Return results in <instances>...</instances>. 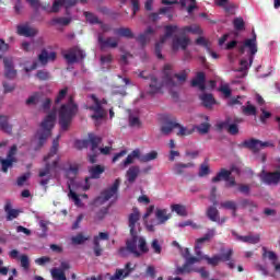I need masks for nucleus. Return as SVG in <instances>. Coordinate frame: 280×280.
<instances>
[{"instance_id":"1","label":"nucleus","mask_w":280,"mask_h":280,"mask_svg":"<svg viewBox=\"0 0 280 280\" xmlns=\"http://www.w3.org/2000/svg\"><path fill=\"white\" fill-rule=\"evenodd\" d=\"M141 212L139 208H132V212L128 215V226L131 238L126 241V246L118 249L119 257H129L132 255L137 259L141 257V253L137 249V240H139V233H141Z\"/></svg>"},{"instance_id":"2","label":"nucleus","mask_w":280,"mask_h":280,"mask_svg":"<svg viewBox=\"0 0 280 280\" xmlns=\"http://www.w3.org/2000/svg\"><path fill=\"white\" fill-rule=\"evenodd\" d=\"M78 104L75 103V101H73V95H70L68 102L66 104H62L58 110L59 126L61 132H67V130H69L73 121V117L78 115Z\"/></svg>"},{"instance_id":"3","label":"nucleus","mask_w":280,"mask_h":280,"mask_svg":"<svg viewBox=\"0 0 280 280\" xmlns=\"http://www.w3.org/2000/svg\"><path fill=\"white\" fill-rule=\"evenodd\" d=\"M54 124H56V112H50L40 124V129L37 130L35 137L37 138V145L35 150H40L49 137H51V130H54Z\"/></svg>"},{"instance_id":"4","label":"nucleus","mask_w":280,"mask_h":280,"mask_svg":"<svg viewBox=\"0 0 280 280\" xmlns=\"http://www.w3.org/2000/svg\"><path fill=\"white\" fill-rule=\"evenodd\" d=\"M119 185H121V180L119 178L115 179L114 184L109 188L103 190L101 196L94 200V205H104L113 198L114 200H117V194H119Z\"/></svg>"},{"instance_id":"5","label":"nucleus","mask_w":280,"mask_h":280,"mask_svg":"<svg viewBox=\"0 0 280 280\" xmlns=\"http://www.w3.org/2000/svg\"><path fill=\"white\" fill-rule=\"evenodd\" d=\"M56 58H58V52L43 48L37 56V61L32 63L31 69H38V65H40V67H47L49 62H56Z\"/></svg>"},{"instance_id":"6","label":"nucleus","mask_w":280,"mask_h":280,"mask_svg":"<svg viewBox=\"0 0 280 280\" xmlns=\"http://www.w3.org/2000/svg\"><path fill=\"white\" fill-rule=\"evenodd\" d=\"M56 167H58V160L52 161V164L46 163L44 168L39 170L38 176L39 178H43L39 182V185L42 187H47V185H49V180L54 178V176L51 175V170H56Z\"/></svg>"},{"instance_id":"7","label":"nucleus","mask_w":280,"mask_h":280,"mask_svg":"<svg viewBox=\"0 0 280 280\" xmlns=\"http://www.w3.org/2000/svg\"><path fill=\"white\" fill-rule=\"evenodd\" d=\"M243 148H247V150H252L254 154H257L259 150H264V148H275V144L270 141L261 142L258 139L252 138L249 140L243 141L241 144Z\"/></svg>"},{"instance_id":"8","label":"nucleus","mask_w":280,"mask_h":280,"mask_svg":"<svg viewBox=\"0 0 280 280\" xmlns=\"http://www.w3.org/2000/svg\"><path fill=\"white\" fill-rule=\"evenodd\" d=\"M155 218L158 222L154 223H145L147 230L150 233H154V226H159V224H165L170 218H172V214H167V209H156L155 211Z\"/></svg>"},{"instance_id":"9","label":"nucleus","mask_w":280,"mask_h":280,"mask_svg":"<svg viewBox=\"0 0 280 280\" xmlns=\"http://www.w3.org/2000/svg\"><path fill=\"white\" fill-rule=\"evenodd\" d=\"M136 269L137 265H132V262H127L124 269H116L115 273L109 278V280H124L130 277V275H132Z\"/></svg>"},{"instance_id":"10","label":"nucleus","mask_w":280,"mask_h":280,"mask_svg":"<svg viewBox=\"0 0 280 280\" xmlns=\"http://www.w3.org/2000/svg\"><path fill=\"white\" fill-rule=\"evenodd\" d=\"M244 119L242 118H234V122L231 124V118H226L223 122L219 124L220 130L225 129L230 135H238L240 133V127H237V124H242Z\"/></svg>"},{"instance_id":"11","label":"nucleus","mask_w":280,"mask_h":280,"mask_svg":"<svg viewBox=\"0 0 280 280\" xmlns=\"http://www.w3.org/2000/svg\"><path fill=\"white\" fill-rule=\"evenodd\" d=\"M65 60H67L68 65H74V62H78V58L81 60H84L86 58V55H84V51L78 47H72L68 50L67 54L63 55Z\"/></svg>"},{"instance_id":"12","label":"nucleus","mask_w":280,"mask_h":280,"mask_svg":"<svg viewBox=\"0 0 280 280\" xmlns=\"http://www.w3.org/2000/svg\"><path fill=\"white\" fill-rule=\"evenodd\" d=\"M97 42L102 50L104 49H117L119 47V39L117 37H107L104 38L102 33L97 36Z\"/></svg>"},{"instance_id":"13","label":"nucleus","mask_w":280,"mask_h":280,"mask_svg":"<svg viewBox=\"0 0 280 280\" xmlns=\"http://www.w3.org/2000/svg\"><path fill=\"white\" fill-rule=\"evenodd\" d=\"M246 47L249 49V65H253V56L257 54V35H254L253 38L246 39L242 46L238 47L240 54H244Z\"/></svg>"},{"instance_id":"14","label":"nucleus","mask_w":280,"mask_h":280,"mask_svg":"<svg viewBox=\"0 0 280 280\" xmlns=\"http://www.w3.org/2000/svg\"><path fill=\"white\" fill-rule=\"evenodd\" d=\"M90 97L94 102V105L89 107L90 110L94 112V114L91 116L92 119H95L96 121L104 119V108L102 107V102H100V98H97L95 94H91Z\"/></svg>"},{"instance_id":"15","label":"nucleus","mask_w":280,"mask_h":280,"mask_svg":"<svg viewBox=\"0 0 280 280\" xmlns=\"http://www.w3.org/2000/svg\"><path fill=\"white\" fill-rule=\"evenodd\" d=\"M189 1V5L187 7V0H162L161 3L163 5H178V3L180 4L182 8H187V12L188 14H191V12H194L195 10L198 9V5H196V0H188Z\"/></svg>"},{"instance_id":"16","label":"nucleus","mask_w":280,"mask_h":280,"mask_svg":"<svg viewBox=\"0 0 280 280\" xmlns=\"http://www.w3.org/2000/svg\"><path fill=\"white\" fill-rule=\"evenodd\" d=\"M100 240L108 241L110 240V235L108 232H100L97 236H94L93 238V250L95 257H102V253H104V248H102V245L100 244Z\"/></svg>"},{"instance_id":"17","label":"nucleus","mask_w":280,"mask_h":280,"mask_svg":"<svg viewBox=\"0 0 280 280\" xmlns=\"http://www.w3.org/2000/svg\"><path fill=\"white\" fill-rule=\"evenodd\" d=\"M200 258H197L196 256H188L185 264L182 267H177L175 270V275H189V272H191V266H194V264H199Z\"/></svg>"},{"instance_id":"18","label":"nucleus","mask_w":280,"mask_h":280,"mask_svg":"<svg viewBox=\"0 0 280 280\" xmlns=\"http://www.w3.org/2000/svg\"><path fill=\"white\" fill-rule=\"evenodd\" d=\"M260 178L265 185H278L280 183L279 171L276 172H265L260 174Z\"/></svg>"},{"instance_id":"19","label":"nucleus","mask_w":280,"mask_h":280,"mask_svg":"<svg viewBox=\"0 0 280 280\" xmlns=\"http://www.w3.org/2000/svg\"><path fill=\"white\" fill-rule=\"evenodd\" d=\"M190 43L191 39L187 36L174 37L172 42V50L178 51V49H182L183 51H186Z\"/></svg>"},{"instance_id":"20","label":"nucleus","mask_w":280,"mask_h":280,"mask_svg":"<svg viewBox=\"0 0 280 280\" xmlns=\"http://www.w3.org/2000/svg\"><path fill=\"white\" fill-rule=\"evenodd\" d=\"M232 235H234L238 242H243L244 244H259V242H261V235L259 234H248L246 236H242L235 231H232Z\"/></svg>"},{"instance_id":"21","label":"nucleus","mask_w":280,"mask_h":280,"mask_svg":"<svg viewBox=\"0 0 280 280\" xmlns=\"http://www.w3.org/2000/svg\"><path fill=\"white\" fill-rule=\"evenodd\" d=\"M4 75L9 80H13V78H16V70H14V62H12V59L4 58Z\"/></svg>"},{"instance_id":"22","label":"nucleus","mask_w":280,"mask_h":280,"mask_svg":"<svg viewBox=\"0 0 280 280\" xmlns=\"http://www.w3.org/2000/svg\"><path fill=\"white\" fill-rule=\"evenodd\" d=\"M104 172H106V167L100 164L90 167L89 168L90 177L85 178V183H89L90 178H93V179L102 178V174Z\"/></svg>"},{"instance_id":"23","label":"nucleus","mask_w":280,"mask_h":280,"mask_svg":"<svg viewBox=\"0 0 280 280\" xmlns=\"http://www.w3.org/2000/svg\"><path fill=\"white\" fill-rule=\"evenodd\" d=\"M207 80V77L205 75V72H197L196 78L191 80V86L199 88V91H206L207 90V85L205 84Z\"/></svg>"},{"instance_id":"24","label":"nucleus","mask_w":280,"mask_h":280,"mask_svg":"<svg viewBox=\"0 0 280 280\" xmlns=\"http://www.w3.org/2000/svg\"><path fill=\"white\" fill-rule=\"evenodd\" d=\"M163 90V82H160L156 77H151V83L149 85V95H156V93H161Z\"/></svg>"},{"instance_id":"25","label":"nucleus","mask_w":280,"mask_h":280,"mask_svg":"<svg viewBox=\"0 0 280 280\" xmlns=\"http://www.w3.org/2000/svg\"><path fill=\"white\" fill-rule=\"evenodd\" d=\"M163 82L167 86H176V83L174 82V78L172 77V65L166 63L163 69Z\"/></svg>"},{"instance_id":"26","label":"nucleus","mask_w":280,"mask_h":280,"mask_svg":"<svg viewBox=\"0 0 280 280\" xmlns=\"http://www.w3.org/2000/svg\"><path fill=\"white\" fill-rule=\"evenodd\" d=\"M150 34H154V28H152V26L147 27V30L136 38L141 47H145V45L150 43Z\"/></svg>"},{"instance_id":"27","label":"nucleus","mask_w":280,"mask_h":280,"mask_svg":"<svg viewBox=\"0 0 280 280\" xmlns=\"http://www.w3.org/2000/svg\"><path fill=\"white\" fill-rule=\"evenodd\" d=\"M18 34L19 36H26V38H30L32 36H36V34H38V31L26 25H19Z\"/></svg>"},{"instance_id":"28","label":"nucleus","mask_w":280,"mask_h":280,"mask_svg":"<svg viewBox=\"0 0 280 280\" xmlns=\"http://www.w3.org/2000/svg\"><path fill=\"white\" fill-rule=\"evenodd\" d=\"M4 211L7 213L8 222H12V220H16V218H19V214L21 213V211H19L18 209H12V203L10 201L5 203Z\"/></svg>"},{"instance_id":"29","label":"nucleus","mask_w":280,"mask_h":280,"mask_svg":"<svg viewBox=\"0 0 280 280\" xmlns=\"http://www.w3.org/2000/svg\"><path fill=\"white\" fill-rule=\"evenodd\" d=\"M199 100L201 101V104L205 106V108H211L213 105H215V98L211 93L200 94Z\"/></svg>"},{"instance_id":"30","label":"nucleus","mask_w":280,"mask_h":280,"mask_svg":"<svg viewBox=\"0 0 280 280\" xmlns=\"http://www.w3.org/2000/svg\"><path fill=\"white\" fill-rule=\"evenodd\" d=\"M58 148H60V136H57V138L52 140L50 151L47 156L44 158V161H49V159L56 156L58 154Z\"/></svg>"},{"instance_id":"31","label":"nucleus","mask_w":280,"mask_h":280,"mask_svg":"<svg viewBox=\"0 0 280 280\" xmlns=\"http://www.w3.org/2000/svg\"><path fill=\"white\" fill-rule=\"evenodd\" d=\"M180 124L176 122V119H172L166 121L162 127H161V132L162 135H170L174 128H178Z\"/></svg>"},{"instance_id":"32","label":"nucleus","mask_w":280,"mask_h":280,"mask_svg":"<svg viewBox=\"0 0 280 280\" xmlns=\"http://www.w3.org/2000/svg\"><path fill=\"white\" fill-rule=\"evenodd\" d=\"M215 5L223 8L228 14H233L235 10V4L231 3L229 0H215Z\"/></svg>"},{"instance_id":"33","label":"nucleus","mask_w":280,"mask_h":280,"mask_svg":"<svg viewBox=\"0 0 280 280\" xmlns=\"http://www.w3.org/2000/svg\"><path fill=\"white\" fill-rule=\"evenodd\" d=\"M189 167H194V163L189 162V163H176L173 166V172L174 174H176V176H183V174H185V170L189 168Z\"/></svg>"},{"instance_id":"34","label":"nucleus","mask_w":280,"mask_h":280,"mask_svg":"<svg viewBox=\"0 0 280 280\" xmlns=\"http://www.w3.org/2000/svg\"><path fill=\"white\" fill-rule=\"evenodd\" d=\"M116 36H121L122 38H135V33L129 27H119L114 30Z\"/></svg>"},{"instance_id":"35","label":"nucleus","mask_w":280,"mask_h":280,"mask_svg":"<svg viewBox=\"0 0 280 280\" xmlns=\"http://www.w3.org/2000/svg\"><path fill=\"white\" fill-rule=\"evenodd\" d=\"M135 159H141V151L139 149L133 150L122 162L124 167H128V165H132L135 163Z\"/></svg>"},{"instance_id":"36","label":"nucleus","mask_w":280,"mask_h":280,"mask_svg":"<svg viewBox=\"0 0 280 280\" xmlns=\"http://www.w3.org/2000/svg\"><path fill=\"white\" fill-rule=\"evenodd\" d=\"M206 215L209 218V220H211V222H220V211H218L215 206H210L207 209Z\"/></svg>"},{"instance_id":"37","label":"nucleus","mask_w":280,"mask_h":280,"mask_svg":"<svg viewBox=\"0 0 280 280\" xmlns=\"http://www.w3.org/2000/svg\"><path fill=\"white\" fill-rule=\"evenodd\" d=\"M102 143V138L93 133L89 135V144H91L92 152H97L100 150V144Z\"/></svg>"},{"instance_id":"38","label":"nucleus","mask_w":280,"mask_h":280,"mask_svg":"<svg viewBox=\"0 0 280 280\" xmlns=\"http://www.w3.org/2000/svg\"><path fill=\"white\" fill-rule=\"evenodd\" d=\"M232 172L226 168H221L217 176L212 177V183H220V180H229Z\"/></svg>"},{"instance_id":"39","label":"nucleus","mask_w":280,"mask_h":280,"mask_svg":"<svg viewBox=\"0 0 280 280\" xmlns=\"http://www.w3.org/2000/svg\"><path fill=\"white\" fill-rule=\"evenodd\" d=\"M8 120V116H0V130H2V132H7V135H12V125H10Z\"/></svg>"},{"instance_id":"40","label":"nucleus","mask_w":280,"mask_h":280,"mask_svg":"<svg viewBox=\"0 0 280 280\" xmlns=\"http://www.w3.org/2000/svg\"><path fill=\"white\" fill-rule=\"evenodd\" d=\"M16 159H10V158H7V159H3V158H0V163H1V166H2V172L4 174H8V170H10V167H12L14 165V163H16Z\"/></svg>"},{"instance_id":"41","label":"nucleus","mask_w":280,"mask_h":280,"mask_svg":"<svg viewBox=\"0 0 280 280\" xmlns=\"http://www.w3.org/2000/svg\"><path fill=\"white\" fill-rule=\"evenodd\" d=\"M139 166H131L127 171V180L129 183H135L137 180V177L139 176Z\"/></svg>"},{"instance_id":"42","label":"nucleus","mask_w":280,"mask_h":280,"mask_svg":"<svg viewBox=\"0 0 280 280\" xmlns=\"http://www.w3.org/2000/svg\"><path fill=\"white\" fill-rule=\"evenodd\" d=\"M137 242H138V248H139L138 253H140V257L142 255L150 253V248L148 247V242L145 241V238L138 237Z\"/></svg>"},{"instance_id":"43","label":"nucleus","mask_w":280,"mask_h":280,"mask_svg":"<svg viewBox=\"0 0 280 280\" xmlns=\"http://www.w3.org/2000/svg\"><path fill=\"white\" fill-rule=\"evenodd\" d=\"M246 104L247 106H242L243 115H246L247 117L257 115V107L250 104V101H248Z\"/></svg>"},{"instance_id":"44","label":"nucleus","mask_w":280,"mask_h":280,"mask_svg":"<svg viewBox=\"0 0 280 280\" xmlns=\"http://www.w3.org/2000/svg\"><path fill=\"white\" fill-rule=\"evenodd\" d=\"M211 174V168L209 167V160H205L203 163L199 166V173L198 176L200 178H203V176H209Z\"/></svg>"},{"instance_id":"45","label":"nucleus","mask_w":280,"mask_h":280,"mask_svg":"<svg viewBox=\"0 0 280 280\" xmlns=\"http://www.w3.org/2000/svg\"><path fill=\"white\" fill-rule=\"evenodd\" d=\"M159 159V152L151 151L144 155H140V163H150V161H156Z\"/></svg>"},{"instance_id":"46","label":"nucleus","mask_w":280,"mask_h":280,"mask_svg":"<svg viewBox=\"0 0 280 280\" xmlns=\"http://www.w3.org/2000/svg\"><path fill=\"white\" fill-rule=\"evenodd\" d=\"M182 34H201L202 31L198 25H188L180 28Z\"/></svg>"},{"instance_id":"47","label":"nucleus","mask_w":280,"mask_h":280,"mask_svg":"<svg viewBox=\"0 0 280 280\" xmlns=\"http://www.w3.org/2000/svg\"><path fill=\"white\" fill-rule=\"evenodd\" d=\"M212 237H215V229L208 230L202 237L197 238L196 244H205V242H209Z\"/></svg>"},{"instance_id":"48","label":"nucleus","mask_w":280,"mask_h":280,"mask_svg":"<svg viewBox=\"0 0 280 280\" xmlns=\"http://www.w3.org/2000/svg\"><path fill=\"white\" fill-rule=\"evenodd\" d=\"M50 275L55 280H67V276L65 275V271H62V269L60 268H52L50 270Z\"/></svg>"},{"instance_id":"49","label":"nucleus","mask_w":280,"mask_h":280,"mask_svg":"<svg viewBox=\"0 0 280 280\" xmlns=\"http://www.w3.org/2000/svg\"><path fill=\"white\" fill-rule=\"evenodd\" d=\"M172 211H175L177 215H182V218L187 217V208L185 206L175 203L171 206Z\"/></svg>"},{"instance_id":"50","label":"nucleus","mask_w":280,"mask_h":280,"mask_svg":"<svg viewBox=\"0 0 280 280\" xmlns=\"http://www.w3.org/2000/svg\"><path fill=\"white\" fill-rule=\"evenodd\" d=\"M262 257L266 258L268 257V259L271 261L272 265H275L277 262V254L272 250H269L266 247H262Z\"/></svg>"},{"instance_id":"51","label":"nucleus","mask_w":280,"mask_h":280,"mask_svg":"<svg viewBox=\"0 0 280 280\" xmlns=\"http://www.w3.org/2000/svg\"><path fill=\"white\" fill-rule=\"evenodd\" d=\"M165 38H172L176 32H178V25H166L164 26Z\"/></svg>"},{"instance_id":"52","label":"nucleus","mask_w":280,"mask_h":280,"mask_svg":"<svg viewBox=\"0 0 280 280\" xmlns=\"http://www.w3.org/2000/svg\"><path fill=\"white\" fill-rule=\"evenodd\" d=\"M108 215V207L101 208L94 217L95 222H102Z\"/></svg>"},{"instance_id":"53","label":"nucleus","mask_w":280,"mask_h":280,"mask_svg":"<svg viewBox=\"0 0 280 280\" xmlns=\"http://www.w3.org/2000/svg\"><path fill=\"white\" fill-rule=\"evenodd\" d=\"M83 14H84L86 21L89 23H91V25H98V23H102V21H100V19L95 14H93L89 11H85Z\"/></svg>"},{"instance_id":"54","label":"nucleus","mask_w":280,"mask_h":280,"mask_svg":"<svg viewBox=\"0 0 280 280\" xmlns=\"http://www.w3.org/2000/svg\"><path fill=\"white\" fill-rule=\"evenodd\" d=\"M203 258L207 261L208 266H212V268H215V266L220 265V255H214L212 257L203 256Z\"/></svg>"},{"instance_id":"55","label":"nucleus","mask_w":280,"mask_h":280,"mask_svg":"<svg viewBox=\"0 0 280 280\" xmlns=\"http://www.w3.org/2000/svg\"><path fill=\"white\" fill-rule=\"evenodd\" d=\"M52 25L67 26L71 23V18H55L51 20Z\"/></svg>"},{"instance_id":"56","label":"nucleus","mask_w":280,"mask_h":280,"mask_svg":"<svg viewBox=\"0 0 280 280\" xmlns=\"http://www.w3.org/2000/svg\"><path fill=\"white\" fill-rule=\"evenodd\" d=\"M38 100H40V94L34 93L26 100L25 104L26 106H36V104H38Z\"/></svg>"},{"instance_id":"57","label":"nucleus","mask_w":280,"mask_h":280,"mask_svg":"<svg viewBox=\"0 0 280 280\" xmlns=\"http://www.w3.org/2000/svg\"><path fill=\"white\" fill-rule=\"evenodd\" d=\"M221 207L223 209H229L230 211H237V203L233 200L221 202Z\"/></svg>"},{"instance_id":"58","label":"nucleus","mask_w":280,"mask_h":280,"mask_svg":"<svg viewBox=\"0 0 280 280\" xmlns=\"http://www.w3.org/2000/svg\"><path fill=\"white\" fill-rule=\"evenodd\" d=\"M211 128V125L209 122H202L196 127V130L199 135H207Z\"/></svg>"},{"instance_id":"59","label":"nucleus","mask_w":280,"mask_h":280,"mask_svg":"<svg viewBox=\"0 0 280 280\" xmlns=\"http://www.w3.org/2000/svg\"><path fill=\"white\" fill-rule=\"evenodd\" d=\"M151 248L155 255H161V253H163V247L161 246V244L159 243V240L156 238H154L151 242Z\"/></svg>"},{"instance_id":"60","label":"nucleus","mask_w":280,"mask_h":280,"mask_svg":"<svg viewBox=\"0 0 280 280\" xmlns=\"http://www.w3.org/2000/svg\"><path fill=\"white\" fill-rule=\"evenodd\" d=\"M233 25H234V28L237 32H242V30H244L246 24L244 23V19L243 18H235L233 20Z\"/></svg>"},{"instance_id":"61","label":"nucleus","mask_w":280,"mask_h":280,"mask_svg":"<svg viewBox=\"0 0 280 280\" xmlns=\"http://www.w3.org/2000/svg\"><path fill=\"white\" fill-rule=\"evenodd\" d=\"M177 128H179V131L177 132L178 137H189V135H194V129H188L182 125L177 126Z\"/></svg>"},{"instance_id":"62","label":"nucleus","mask_w":280,"mask_h":280,"mask_svg":"<svg viewBox=\"0 0 280 280\" xmlns=\"http://www.w3.org/2000/svg\"><path fill=\"white\" fill-rule=\"evenodd\" d=\"M69 93V88H63L59 91L57 97L55 98V104H60L65 97H67V94Z\"/></svg>"},{"instance_id":"63","label":"nucleus","mask_w":280,"mask_h":280,"mask_svg":"<svg viewBox=\"0 0 280 280\" xmlns=\"http://www.w3.org/2000/svg\"><path fill=\"white\" fill-rule=\"evenodd\" d=\"M79 167L78 165H70L69 168L66 171L68 178H75L78 176Z\"/></svg>"},{"instance_id":"64","label":"nucleus","mask_w":280,"mask_h":280,"mask_svg":"<svg viewBox=\"0 0 280 280\" xmlns=\"http://www.w3.org/2000/svg\"><path fill=\"white\" fill-rule=\"evenodd\" d=\"M88 240L89 237H85L82 234H78L77 236L72 237V244H84V242H86Z\"/></svg>"}]
</instances>
